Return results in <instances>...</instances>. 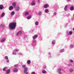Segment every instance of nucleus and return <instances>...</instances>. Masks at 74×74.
Returning a JSON list of instances; mask_svg holds the SVG:
<instances>
[{
	"label": "nucleus",
	"mask_w": 74,
	"mask_h": 74,
	"mask_svg": "<svg viewBox=\"0 0 74 74\" xmlns=\"http://www.w3.org/2000/svg\"><path fill=\"white\" fill-rule=\"evenodd\" d=\"M16 26V23L15 22L10 23L9 24V27H10L11 29H15Z\"/></svg>",
	"instance_id": "f257e3e1"
},
{
	"label": "nucleus",
	"mask_w": 74,
	"mask_h": 74,
	"mask_svg": "<svg viewBox=\"0 0 74 74\" xmlns=\"http://www.w3.org/2000/svg\"><path fill=\"white\" fill-rule=\"evenodd\" d=\"M24 73L25 74H28V72H27V68H24Z\"/></svg>",
	"instance_id": "f03ea898"
},
{
	"label": "nucleus",
	"mask_w": 74,
	"mask_h": 74,
	"mask_svg": "<svg viewBox=\"0 0 74 74\" xmlns=\"http://www.w3.org/2000/svg\"><path fill=\"white\" fill-rule=\"evenodd\" d=\"M19 50L18 49H15L14 51H13V53H12L13 55H16V52H18Z\"/></svg>",
	"instance_id": "7ed1b4c3"
},
{
	"label": "nucleus",
	"mask_w": 74,
	"mask_h": 74,
	"mask_svg": "<svg viewBox=\"0 0 74 74\" xmlns=\"http://www.w3.org/2000/svg\"><path fill=\"white\" fill-rule=\"evenodd\" d=\"M14 9V7L12 6H10L9 7V10H10V11H11V10H12Z\"/></svg>",
	"instance_id": "20e7f679"
},
{
	"label": "nucleus",
	"mask_w": 74,
	"mask_h": 74,
	"mask_svg": "<svg viewBox=\"0 0 74 74\" xmlns=\"http://www.w3.org/2000/svg\"><path fill=\"white\" fill-rule=\"evenodd\" d=\"M66 34L67 35H72V34H73V32L71 31H69V32H67Z\"/></svg>",
	"instance_id": "39448f33"
},
{
	"label": "nucleus",
	"mask_w": 74,
	"mask_h": 74,
	"mask_svg": "<svg viewBox=\"0 0 74 74\" xmlns=\"http://www.w3.org/2000/svg\"><path fill=\"white\" fill-rule=\"evenodd\" d=\"M22 31H19L17 32L16 35L17 36H19V35H21V34H22Z\"/></svg>",
	"instance_id": "423d86ee"
},
{
	"label": "nucleus",
	"mask_w": 74,
	"mask_h": 74,
	"mask_svg": "<svg viewBox=\"0 0 74 74\" xmlns=\"http://www.w3.org/2000/svg\"><path fill=\"white\" fill-rule=\"evenodd\" d=\"M22 31H19L17 32L16 35L17 36H19V35H21V34H22Z\"/></svg>",
	"instance_id": "0eeeda50"
},
{
	"label": "nucleus",
	"mask_w": 74,
	"mask_h": 74,
	"mask_svg": "<svg viewBox=\"0 0 74 74\" xmlns=\"http://www.w3.org/2000/svg\"><path fill=\"white\" fill-rule=\"evenodd\" d=\"M22 31H19L17 32L16 35L17 36H19V35H21V34H22Z\"/></svg>",
	"instance_id": "6e6552de"
},
{
	"label": "nucleus",
	"mask_w": 74,
	"mask_h": 74,
	"mask_svg": "<svg viewBox=\"0 0 74 74\" xmlns=\"http://www.w3.org/2000/svg\"><path fill=\"white\" fill-rule=\"evenodd\" d=\"M20 10V8H19V6H17L16 7L15 9V11H18Z\"/></svg>",
	"instance_id": "1a4fd4ad"
},
{
	"label": "nucleus",
	"mask_w": 74,
	"mask_h": 74,
	"mask_svg": "<svg viewBox=\"0 0 74 74\" xmlns=\"http://www.w3.org/2000/svg\"><path fill=\"white\" fill-rule=\"evenodd\" d=\"M61 70H62L61 69H58V71L59 74H61V73H62V72H61Z\"/></svg>",
	"instance_id": "9d476101"
},
{
	"label": "nucleus",
	"mask_w": 74,
	"mask_h": 74,
	"mask_svg": "<svg viewBox=\"0 0 74 74\" xmlns=\"http://www.w3.org/2000/svg\"><path fill=\"white\" fill-rule=\"evenodd\" d=\"M12 5L14 7H15V6H16V2H13L12 3Z\"/></svg>",
	"instance_id": "9b49d317"
},
{
	"label": "nucleus",
	"mask_w": 74,
	"mask_h": 74,
	"mask_svg": "<svg viewBox=\"0 0 74 74\" xmlns=\"http://www.w3.org/2000/svg\"><path fill=\"white\" fill-rule=\"evenodd\" d=\"M55 43H56V41L55 40H53L51 42V44H52L53 45H55Z\"/></svg>",
	"instance_id": "f8f14e48"
},
{
	"label": "nucleus",
	"mask_w": 74,
	"mask_h": 74,
	"mask_svg": "<svg viewBox=\"0 0 74 74\" xmlns=\"http://www.w3.org/2000/svg\"><path fill=\"white\" fill-rule=\"evenodd\" d=\"M4 8V7L2 5H0V10H3Z\"/></svg>",
	"instance_id": "ddd939ff"
},
{
	"label": "nucleus",
	"mask_w": 74,
	"mask_h": 74,
	"mask_svg": "<svg viewBox=\"0 0 74 74\" xmlns=\"http://www.w3.org/2000/svg\"><path fill=\"white\" fill-rule=\"evenodd\" d=\"M38 14L39 16H41V14H42L41 12L40 11H39V12H38Z\"/></svg>",
	"instance_id": "4468645a"
},
{
	"label": "nucleus",
	"mask_w": 74,
	"mask_h": 74,
	"mask_svg": "<svg viewBox=\"0 0 74 74\" xmlns=\"http://www.w3.org/2000/svg\"><path fill=\"white\" fill-rule=\"evenodd\" d=\"M17 71H18V69H17L15 68L13 72L14 73H16Z\"/></svg>",
	"instance_id": "2eb2a0df"
},
{
	"label": "nucleus",
	"mask_w": 74,
	"mask_h": 74,
	"mask_svg": "<svg viewBox=\"0 0 74 74\" xmlns=\"http://www.w3.org/2000/svg\"><path fill=\"white\" fill-rule=\"evenodd\" d=\"M35 5V2L34 1H33L31 3V5Z\"/></svg>",
	"instance_id": "dca6fc26"
},
{
	"label": "nucleus",
	"mask_w": 74,
	"mask_h": 74,
	"mask_svg": "<svg viewBox=\"0 0 74 74\" xmlns=\"http://www.w3.org/2000/svg\"><path fill=\"white\" fill-rule=\"evenodd\" d=\"M5 40V39L4 38L3 39L1 40L0 41L1 42H4Z\"/></svg>",
	"instance_id": "f3484780"
},
{
	"label": "nucleus",
	"mask_w": 74,
	"mask_h": 74,
	"mask_svg": "<svg viewBox=\"0 0 74 74\" xmlns=\"http://www.w3.org/2000/svg\"><path fill=\"white\" fill-rule=\"evenodd\" d=\"M37 36L35 35L34 36H33V39L35 40V39H36V38H37Z\"/></svg>",
	"instance_id": "a211bd4d"
},
{
	"label": "nucleus",
	"mask_w": 74,
	"mask_h": 74,
	"mask_svg": "<svg viewBox=\"0 0 74 74\" xmlns=\"http://www.w3.org/2000/svg\"><path fill=\"white\" fill-rule=\"evenodd\" d=\"M67 5H66L65 7L64 8V10L65 11H67Z\"/></svg>",
	"instance_id": "6ab92c4d"
},
{
	"label": "nucleus",
	"mask_w": 74,
	"mask_h": 74,
	"mask_svg": "<svg viewBox=\"0 0 74 74\" xmlns=\"http://www.w3.org/2000/svg\"><path fill=\"white\" fill-rule=\"evenodd\" d=\"M70 10H71V11H73V10H74V6H72L71 7Z\"/></svg>",
	"instance_id": "aec40b11"
},
{
	"label": "nucleus",
	"mask_w": 74,
	"mask_h": 74,
	"mask_svg": "<svg viewBox=\"0 0 74 74\" xmlns=\"http://www.w3.org/2000/svg\"><path fill=\"white\" fill-rule=\"evenodd\" d=\"M48 6H49V5L46 4L45 5L44 8H47V7H48Z\"/></svg>",
	"instance_id": "412c9836"
},
{
	"label": "nucleus",
	"mask_w": 74,
	"mask_h": 74,
	"mask_svg": "<svg viewBox=\"0 0 74 74\" xmlns=\"http://www.w3.org/2000/svg\"><path fill=\"white\" fill-rule=\"evenodd\" d=\"M14 14H15V12L14 11L12 12L10 14V15L12 16L14 15Z\"/></svg>",
	"instance_id": "4be33fe9"
},
{
	"label": "nucleus",
	"mask_w": 74,
	"mask_h": 74,
	"mask_svg": "<svg viewBox=\"0 0 74 74\" xmlns=\"http://www.w3.org/2000/svg\"><path fill=\"white\" fill-rule=\"evenodd\" d=\"M31 63V61H30V60H29L27 61V64H30Z\"/></svg>",
	"instance_id": "5701e85b"
},
{
	"label": "nucleus",
	"mask_w": 74,
	"mask_h": 74,
	"mask_svg": "<svg viewBox=\"0 0 74 74\" xmlns=\"http://www.w3.org/2000/svg\"><path fill=\"white\" fill-rule=\"evenodd\" d=\"M29 14V13L28 12H26L25 13V16H26V15H28Z\"/></svg>",
	"instance_id": "b1692460"
},
{
	"label": "nucleus",
	"mask_w": 74,
	"mask_h": 74,
	"mask_svg": "<svg viewBox=\"0 0 74 74\" xmlns=\"http://www.w3.org/2000/svg\"><path fill=\"white\" fill-rule=\"evenodd\" d=\"M31 18H32V16H28L27 18V19H31Z\"/></svg>",
	"instance_id": "393cba45"
},
{
	"label": "nucleus",
	"mask_w": 74,
	"mask_h": 74,
	"mask_svg": "<svg viewBox=\"0 0 74 74\" xmlns=\"http://www.w3.org/2000/svg\"><path fill=\"white\" fill-rule=\"evenodd\" d=\"M69 71L71 73H72V72H73V70L72 68H71L69 69Z\"/></svg>",
	"instance_id": "a878e982"
},
{
	"label": "nucleus",
	"mask_w": 74,
	"mask_h": 74,
	"mask_svg": "<svg viewBox=\"0 0 74 74\" xmlns=\"http://www.w3.org/2000/svg\"><path fill=\"white\" fill-rule=\"evenodd\" d=\"M10 73V70L9 69H8L6 71L7 74H9Z\"/></svg>",
	"instance_id": "bb28decb"
},
{
	"label": "nucleus",
	"mask_w": 74,
	"mask_h": 74,
	"mask_svg": "<svg viewBox=\"0 0 74 74\" xmlns=\"http://www.w3.org/2000/svg\"><path fill=\"white\" fill-rule=\"evenodd\" d=\"M5 14L4 13H2V14L1 15V18H3Z\"/></svg>",
	"instance_id": "cd10ccee"
},
{
	"label": "nucleus",
	"mask_w": 74,
	"mask_h": 74,
	"mask_svg": "<svg viewBox=\"0 0 74 74\" xmlns=\"http://www.w3.org/2000/svg\"><path fill=\"white\" fill-rule=\"evenodd\" d=\"M4 59L5 60H8V56H6L4 57Z\"/></svg>",
	"instance_id": "c85d7f7f"
},
{
	"label": "nucleus",
	"mask_w": 74,
	"mask_h": 74,
	"mask_svg": "<svg viewBox=\"0 0 74 74\" xmlns=\"http://www.w3.org/2000/svg\"><path fill=\"white\" fill-rule=\"evenodd\" d=\"M45 12H46V13H48V12H49V11L48 9H46L45 10Z\"/></svg>",
	"instance_id": "c756f323"
},
{
	"label": "nucleus",
	"mask_w": 74,
	"mask_h": 74,
	"mask_svg": "<svg viewBox=\"0 0 74 74\" xmlns=\"http://www.w3.org/2000/svg\"><path fill=\"white\" fill-rule=\"evenodd\" d=\"M64 51V49H62L60 51V52L62 53V52H63Z\"/></svg>",
	"instance_id": "7c9ffc66"
},
{
	"label": "nucleus",
	"mask_w": 74,
	"mask_h": 74,
	"mask_svg": "<svg viewBox=\"0 0 74 74\" xmlns=\"http://www.w3.org/2000/svg\"><path fill=\"white\" fill-rule=\"evenodd\" d=\"M70 48H73L74 47V45L71 44L70 45Z\"/></svg>",
	"instance_id": "2f4dec72"
},
{
	"label": "nucleus",
	"mask_w": 74,
	"mask_h": 74,
	"mask_svg": "<svg viewBox=\"0 0 74 74\" xmlns=\"http://www.w3.org/2000/svg\"><path fill=\"white\" fill-rule=\"evenodd\" d=\"M35 23L36 25H38V21H36Z\"/></svg>",
	"instance_id": "473e14b6"
},
{
	"label": "nucleus",
	"mask_w": 74,
	"mask_h": 74,
	"mask_svg": "<svg viewBox=\"0 0 74 74\" xmlns=\"http://www.w3.org/2000/svg\"><path fill=\"white\" fill-rule=\"evenodd\" d=\"M18 64H16L14 65V67H18Z\"/></svg>",
	"instance_id": "72a5a7b5"
},
{
	"label": "nucleus",
	"mask_w": 74,
	"mask_h": 74,
	"mask_svg": "<svg viewBox=\"0 0 74 74\" xmlns=\"http://www.w3.org/2000/svg\"><path fill=\"white\" fill-rule=\"evenodd\" d=\"M46 73V71L45 70H44L43 71H42V73L43 74H45Z\"/></svg>",
	"instance_id": "f704fd0d"
},
{
	"label": "nucleus",
	"mask_w": 74,
	"mask_h": 74,
	"mask_svg": "<svg viewBox=\"0 0 74 74\" xmlns=\"http://www.w3.org/2000/svg\"><path fill=\"white\" fill-rule=\"evenodd\" d=\"M0 27H4V25L3 24H1L0 25Z\"/></svg>",
	"instance_id": "c9c22d12"
},
{
	"label": "nucleus",
	"mask_w": 74,
	"mask_h": 74,
	"mask_svg": "<svg viewBox=\"0 0 74 74\" xmlns=\"http://www.w3.org/2000/svg\"><path fill=\"white\" fill-rule=\"evenodd\" d=\"M69 61L70 62H71V63H73V60H71V59H70L69 60Z\"/></svg>",
	"instance_id": "e433bc0d"
},
{
	"label": "nucleus",
	"mask_w": 74,
	"mask_h": 74,
	"mask_svg": "<svg viewBox=\"0 0 74 74\" xmlns=\"http://www.w3.org/2000/svg\"><path fill=\"white\" fill-rule=\"evenodd\" d=\"M22 67L23 68H24V69H25V67H26V65H23L22 66Z\"/></svg>",
	"instance_id": "4c0bfd02"
},
{
	"label": "nucleus",
	"mask_w": 74,
	"mask_h": 74,
	"mask_svg": "<svg viewBox=\"0 0 74 74\" xmlns=\"http://www.w3.org/2000/svg\"><path fill=\"white\" fill-rule=\"evenodd\" d=\"M32 42H33L35 43V42H36V40L35 39H33V40H32Z\"/></svg>",
	"instance_id": "58836bf2"
},
{
	"label": "nucleus",
	"mask_w": 74,
	"mask_h": 74,
	"mask_svg": "<svg viewBox=\"0 0 74 74\" xmlns=\"http://www.w3.org/2000/svg\"><path fill=\"white\" fill-rule=\"evenodd\" d=\"M16 16L17 17H19V14H16Z\"/></svg>",
	"instance_id": "ea45409f"
},
{
	"label": "nucleus",
	"mask_w": 74,
	"mask_h": 74,
	"mask_svg": "<svg viewBox=\"0 0 74 74\" xmlns=\"http://www.w3.org/2000/svg\"><path fill=\"white\" fill-rule=\"evenodd\" d=\"M18 55H22V53H18Z\"/></svg>",
	"instance_id": "a19ab883"
},
{
	"label": "nucleus",
	"mask_w": 74,
	"mask_h": 74,
	"mask_svg": "<svg viewBox=\"0 0 74 74\" xmlns=\"http://www.w3.org/2000/svg\"><path fill=\"white\" fill-rule=\"evenodd\" d=\"M31 74H35V72H33L31 73Z\"/></svg>",
	"instance_id": "79ce46f5"
},
{
	"label": "nucleus",
	"mask_w": 74,
	"mask_h": 74,
	"mask_svg": "<svg viewBox=\"0 0 74 74\" xmlns=\"http://www.w3.org/2000/svg\"><path fill=\"white\" fill-rule=\"evenodd\" d=\"M6 62H7V63H9V60H6Z\"/></svg>",
	"instance_id": "37998d69"
},
{
	"label": "nucleus",
	"mask_w": 74,
	"mask_h": 74,
	"mask_svg": "<svg viewBox=\"0 0 74 74\" xmlns=\"http://www.w3.org/2000/svg\"><path fill=\"white\" fill-rule=\"evenodd\" d=\"M5 69H6V67H5V68H4L3 69V71H5Z\"/></svg>",
	"instance_id": "c03bdc74"
},
{
	"label": "nucleus",
	"mask_w": 74,
	"mask_h": 74,
	"mask_svg": "<svg viewBox=\"0 0 74 74\" xmlns=\"http://www.w3.org/2000/svg\"><path fill=\"white\" fill-rule=\"evenodd\" d=\"M69 66H71V64H68Z\"/></svg>",
	"instance_id": "a18cd8bd"
},
{
	"label": "nucleus",
	"mask_w": 74,
	"mask_h": 74,
	"mask_svg": "<svg viewBox=\"0 0 74 74\" xmlns=\"http://www.w3.org/2000/svg\"><path fill=\"white\" fill-rule=\"evenodd\" d=\"M48 55H51V53L50 52H49V53H48Z\"/></svg>",
	"instance_id": "49530a36"
},
{
	"label": "nucleus",
	"mask_w": 74,
	"mask_h": 74,
	"mask_svg": "<svg viewBox=\"0 0 74 74\" xmlns=\"http://www.w3.org/2000/svg\"><path fill=\"white\" fill-rule=\"evenodd\" d=\"M47 67V66H45L44 67V69H46V68Z\"/></svg>",
	"instance_id": "de8ad7c7"
},
{
	"label": "nucleus",
	"mask_w": 74,
	"mask_h": 74,
	"mask_svg": "<svg viewBox=\"0 0 74 74\" xmlns=\"http://www.w3.org/2000/svg\"><path fill=\"white\" fill-rule=\"evenodd\" d=\"M67 1L68 2L70 1H71V0H67Z\"/></svg>",
	"instance_id": "09e8293b"
},
{
	"label": "nucleus",
	"mask_w": 74,
	"mask_h": 74,
	"mask_svg": "<svg viewBox=\"0 0 74 74\" xmlns=\"http://www.w3.org/2000/svg\"><path fill=\"white\" fill-rule=\"evenodd\" d=\"M54 15H56V12H54Z\"/></svg>",
	"instance_id": "8fccbe9b"
},
{
	"label": "nucleus",
	"mask_w": 74,
	"mask_h": 74,
	"mask_svg": "<svg viewBox=\"0 0 74 74\" xmlns=\"http://www.w3.org/2000/svg\"><path fill=\"white\" fill-rule=\"evenodd\" d=\"M38 2H40V0H38Z\"/></svg>",
	"instance_id": "3c124183"
},
{
	"label": "nucleus",
	"mask_w": 74,
	"mask_h": 74,
	"mask_svg": "<svg viewBox=\"0 0 74 74\" xmlns=\"http://www.w3.org/2000/svg\"><path fill=\"white\" fill-rule=\"evenodd\" d=\"M73 30H74V28H73Z\"/></svg>",
	"instance_id": "603ef678"
},
{
	"label": "nucleus",
	"mask_w": 74,
	"mask_h": 74,
	"mask_svg": "<svg viewBox=\"0 0 74 74\" xmlns=\"http://www.w3.org/2000/svg\"><path fill=\"white\" fill-rule=\"evenodd\" d=\"M62 70H63V69H62Z\"/></svg>",
	"instance_id": "864d4df0"
}]
</instances>
